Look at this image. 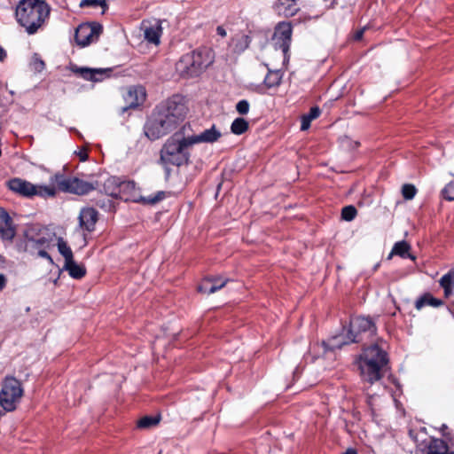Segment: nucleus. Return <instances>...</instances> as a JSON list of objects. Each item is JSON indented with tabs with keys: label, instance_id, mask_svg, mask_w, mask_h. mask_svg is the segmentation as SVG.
Returning a JSON list of instances; mask_svg holds the SVG:
<instances>
[{
	"label": "nucleus",
	"instance_id": "2f4dec72",
	"mask_svg": "<svg viewBox=\"0 0 454 454\" xmlns=\"http://www.w3.org/2000/svg\"><path fill=\"white\" fill-rule=\"evenodd\" d=\"M57 246L59 253L65 258V262H70L74 259L73 252L63 238H57Z\"/></svg>",
	"mask_w": 454,
	"mask_h": 454
},
{
	"label": "nucleus",
	"instance_id": "f8f14e48",
	"mask_svg": "<svg viewBox=\"0 0 454 454\" xmlns=\"http://www.w3.org/2000/svg\"><path fill=\"white\" fill-rule=\"evenodd\" d=\"M102 32V26L98 23H82L78 26L74 33L76 43L82 47L96 41Z\"/></svg>",
	"mask_w": 454,
	"mask_h": 454
},
{
	"label": "nucleus",
	"instance_id": "c03bdc74",
	"mask_svg": "<svg viewBox=\"0 0 454 454\" xmlns=\"http://www.w3.org/2000/svg\"><path fill=\"white\" fill-rule=\"evenodd\" d=\"M364 32V28L356 31L355 35H354L355 39L356 40H361L362 37H363Z\"/></svg>",
	"mask_w": 454,
	"mask_h": 454
},
{
	"label": "nucleus",
	"instance_id": "f3484780",
	"mask_svg": "<svg viewBox=\"0 0 454 454\" xmlns=\"http://www.w3.org/2000/svg\"><path fill=\"white\" fill-rule=\"evenodd\" d=\"M16 234V229L9 214L0 209V237L4 240L12 241Z\"/></svg>",
	"mask_w": 454,
	"mask_h": 454
},
{
	"label": "nucleus",
	"instance_id": "58836bf2",
	"mask_svg": "<svg viewBox=\"0 0 454 454\" xmlns=\"http://www.w3.org/2000/svg\"><path fill=\"white\" fill-rule=\"evenodd\" d=\"M443 196L447 200H454V180L450 181L442 191Z\"/></svg>",
	"mask_w": 454,
	"mask_h": 454
},
{
	"label": "nucleus",
	"instance_id": "423d86ee",
	"mask_svg": "<svg viewBox=\"0 0 454 454\" xmlns=\"http://www.w3.org/2000/svg\"><path fill=\"white\" fill-rule=\"evenodd\" d=\"M187 137H180L178 134L170 137L160 150V161L164 165L182 166L187 164L190 159Z\"/></svg>",
	"mask_w": 454,
	"mask_h": 454
},
{
	"label": "nucleus",
	"instance_id": "9d476101",
	"mask_svg": "<svg viewBox=\"0 0 454 454\" xmlns=\"http://www.w3.org/2000/svg\"><path fill=\"white\" fill-rule=\"evenodd\" d=\"M8 188L24 197L35 195L49 198L56 195V189L50 185H35L21 178H12L7 183Z\"/></svg>",
	"mask_w": 454,
	"mask_h": 454
},
{
	"label": "nucleus",
	"instance_id": "c85d7f7f",
	"mask_svg": "<svg viewBox=\"0 0 454 454\" xmlns=\"http://www.w3.org/2000/svg\"><path fill=\"white\" fill-rule=\"evenodd\" d=\"M155 112L159 115V117L162 119V121H164L165 124L167 125L170 131L175 129L177 127V125L184 120V118L173 117L172 114H167L156 108Z\"/></svg>",
	"mask_w": 454,
	"mask_h": 454
},
{
	"label": "nucleus",
	"instance_id": "4468645a",
	"mask_svg": "<svg viewBox=\"0 0 454 454\" xmlns=\"http://www.w3.org/2000/svg\"><path fill=\"white\" fill-rule=\"evenodd\" d=\"M156 109L167 114H172L173 117L184 118L185 116V106L179 96L175 95L159 105Z\"/></svg>",
	"mask_w": 454,
	"mask_h": 454
},
{
	"label": "nucleus",
	"instance_id": "7c9ffc66",
	"mask_svg": "<svg viewBox=\"0 0 454 454\" xmlns=\"http://www.w3.org/2000/svg\"><path fill=\"white\" fill-rule=\"evenodd\" d=\"M160 421V416H144L137 422V428L148 429L157 426Z\"/></svg>",
	"mask_w": 454,
	"mask_h": 454
},
{
	"label": "nucleus",
	"instance_id": "72a5a7b5",
	"mask_svg": "<svg viewBox=\"0 0 454 454\" xmlns=\"http://www.w3.org/2000/svg\"><path fill=\"white\" fill-rule=\"evenodd\" d=\"M80 7H92L97 8L100 7L102 9V13H105L108 9V4L106 0H82L80 3Z\"/></svg>",
	"mask_w": 454,
	"mask_h": 454
},
{
	"label": "nucleus",
	"instance_id": "49530a36",
	"mask_svg": "<svg viewBox=\"0 0 454 454\" xmlns=\"http://www.w3.org/2000/svg\"><path fill=\"white\" fill-rule=\"evenodd\" d=\"M448 429V427L447 425L445 424H442L440 427V431L442 432V435L446 436L447 434H446V430Z\"/></svg>",
	"mask_w": 454,
	"mask_h": 454
},
{
	"label": "nucleus",
	"instance_id": "37998d69",
	"mask_svg": "<svg viewBox=\"0 0 454 454\" xmlns=\"http://www.w3.org/2000/svg\"><path fill=\"white\" fill-rule=\"evenodd\" d=\"M79 157L82 161H84L88 159V153L86 150H82L79 153Z\"/></svg>",
	"mask_w": 454,
	"mask_h": 454
},
{
	"label": "nucleus",
	"instance_id": "1a4fd4ad",
	"mask_svg": "<svg viewBox=\"0 0 454 454\" xmlns=\"http://www.w3.org/2000/svg\"><path fill=\"white\" fill-rule=\"evenodd\" d=\"M23 388L20 380L12 376L4 378L0 391V405L6 411H12L20 402Z\"/></svg>",
	"mask_w": 454,
	"mask_h": 454
},
{
	"label": "nucleus",
	"instance_id": "473e14b6",
	"mask_svg": "<svg viewBox=\"0 0 454 454\" xmlns=\"http://www.w3.org/2000/svg\"><path fill=\"white\" fill-rule=\"evenodd\" d=\"M249 128L248 122L244 118H236L231 125V131L235 135L244 134Z\"/></svg>",
	"mask_w": 454,
	"mask_h": 454
},
{
	"label": "nucleus",
	"instance_id": "dca6fc26",
	"mask_svg": "<svg viewBox=\"0 0 454 454\" xmlns=\"http://www.w3.org/2000/svg\"><path fill=\"white\" fill-rule=\"evenodd\" d=\"M98 211L93 207L82 208L79 215V227L88 232L93 231L98 221Z\"/></svg>",
	"mask_w": 454,
	"mask_h": 454
},
{
	"label": "nucleus",
	"instance_id": "f704fd0d",
	"mask_svg": "<svg viewBox=\"0 0 454 454\" xmlns=\"http://www.w3.org/2000/svg\"><path fill=\"white\" fill-rule=\"evenodd\" d=\"M439 283L443 288L445 294L448 295L450 293L452 285L454 284V272L450 271L447 274H444L441 278Z\"/></svg>",
	"mask_w": 454,
	"mask_h": 454
},
{
	"label": "nucleus",
	"instance_id": "b1692460",
	"mask_svg": "<svg viewBox=\"0 0 454 454\" xmlns=\"http://www.w3.org/2000/svg\"><path fill=\"white\" fill-rule=\"evenodd\" d=\"M447 443L441 439H432L427 451L424 450H418L414 454H444L448 451Z\"/></svg>",
	"mask_w": 454,
	"mask_h": 454
},
{
	"label": "nucleus",
	"instance_id": "393cba45",
	"mask_svg": "<svg viewBox=\"0 0 454 454\" xmlns=\"http://www.w3.org/2000/svg\"><path fill=\"white\" fill-rule=\"evenodd\" d=\"M410 250H411V246L409 243H407L404 240L398 241V242L395 243V245L391 250V253L389 254V258L395 254V255H398L403 259L409 258L412 261H415L416 257L414 255H412L411 254H410Z\"/></svg>",
	"mask_w": 454,
	"mask_h": 454
},
{
	"label": "nucleus",
	"instance_id": "f03ea898",
	"mask_svg": "<svg viewBox=\"0 0 454 454\" xmlns=\"http://www.w3.org/2000/svg\"><path fill=\"white\" fill-rule=\"evenodd\" d=\"M343 331L342 334L333 336L315 347L322 348L323 355H325L328 351L340 349L344 345L372 340L377 333V327L370 317L357 316L350 319L348 327Z\"/></svg>",
	"mask_w": 454,
	"mask_h": 454
},
{
	"label": "nucleus",
	"instance_id": "bb28decb",
	"mask_svg": "<svg viewBox=\"0 0 454 454\" xmlns=\"http://www.w3.org/2000/svg\"><path fill=\"white\" fill-rule=\"evenodd\" d=\"M283 73L280 70L269 69L267 75L264 78V85L268 89L278 87L281 83Z\"/></svg>",
	"mask_w": 454,
	"mask_h": 454
},
{
	"label": "nucleus",
	"instance_id": "cd10ccee",
	"mask_svg": "<svg viewBox=\"0 0 454 454\" xmlns=\"http://www.w3.org/2000/svg\"><path fill=\"white\" fill-rule=\"evenodd\" d=\"M321 114V110L318 106H313L310 108L309 112L301 116V130H307L310 127V123L313 120L319 117Z\"/></svg>",
	"mask_w": 454,
	"mask_h": 454
},
{
	"label": "nucleus",
	"instance_id": "6e6552de",
	"mask_svg": "<svg viewBox=\"0 0 454 454\" xmlns=\"http://www.w3.org/2000/svg\"><path fill=\"white\" fill-rule=\"evenodd\" d=\"M104 188L109 196L124 201L141 202L143 198L138 194L134 181H120L119 178L113 176L106 181Z\"/></svg>",
	"mask_w": 454,
	"mask_h": 454
},
{
	"label": "nucleus",
	"instance_id": "39448f33",
	"mask_svg": "<svg viewBox=\"0 0 454 454\" xmlns=\"http://www.w3.org/2000/svg\"><path fill=\"white\" fill-rule=\"evenodd\" d=\"M214 61L213 52L209 48L200 47L186 53L176 64V72L184 78L197 77Z\"/></svg>",
	"mask_w": 454,
	"mask_h": 454
},
{
	"label": "nucleus",
	"instance_id": "a18cd8bd",
	"mask_svg": "<svg viewBox=\"0 0 454 454\" xmlns=\"http://www.w3.org/2000/svg\"><path fill=\"white\" fill-rule=\"evenodd\" d=\"M6 58L5 51L0 46V61H3Z\"/></svg>",
	"mask_w": 454,
	"mask_h": 454
},
{
	"label": "nucleus",
	"instance_id": "e433bc0d",
	"mask_svg": "<svg viewBox=\"0 0 454 454\" xmlns=\"http://www.w3.org/2000/svg\"><path fill=\"white\" fill-rule=\"evenodd\" d=\"M357 210L356 208L352 206H346L341 210V218L345 221H352L356 216Z\"/></svg>",
	"mask_w": 454,
	"mask_h": 454
},
{
	"label": "nucleus",
	"instance_id": "0eeeda50",
	"mask_svg": "<svg viewBox=\"0 0 454 454\" xmlns=\"http://www.w3.org/2000/svg\"><path fill=\"white\" fill-rule=\"evenodd\" d=\"M51 186L55 187L56 192H63L76 195H85L96 189L94 184L78 177H69L62 173H56L50 178Z\"/></svg>",
	"mask_w": 454,
	"mask_h": 454
},
{
	"label": "nucleus",
	"instance_id": "ea45409f",
	"mask_svg": "<svg viewBox=\"0 0 454 454\" xmlns=\"http://www.w3.org/2000/svg\"><path fill=\"white\" fill-rule=\"evenodd\" d=\"M249 102L246 99L239 100L236 105V110L241 115L247 114L249 112Z\"/></svg>",
	"mask_w": 454,
	"mask_h": 454
},
{
	"label": "nucleus",
	"instance_id": "603ef678",
	"mask_svg": "<svg viewBox=\"0 0 454 454\" xmlns=\"http://www.w3.org/2000/svg\"><path fill=\"white\" fill-rule=\"evenodd\" d=\"M450 454H454V451H451Z\"/></svg>",
	"mask_w": 454,
	"mask_h": 454
},
{
	"label": "nucleus",
	"instance_id": "c9c22d12",
	"mask_svg": "<svg viewBox=\"0 0 454 454\" xmlns=\"http://www.w3.org/2000/svg\"><path fill=\"white\" fill-rule=\"evenodd\" d=\"M168 196V192L164 191H159L153 195H149L147 197L141 198V202L144 204L148 205H154L164 199H166Z\"/></svg>",
	"mask_w": 454,
	"mask_h": 454
},
{
	"label": "nucleus",
	"instance_id": "4c0bfd02",
	"mask_svg": "<svg viewBox=\"0 0 454 454\" xmlns=\"http://www.w3.org/2000/svg\"><path fill=\"white\" fill-rule=\"evenodd\" d=\"M417 193V189L413 184H406L402 187V195L405 200H412Z\"/></svg>",
	"mask_w": 454,
	"mask_h": 454
},
{
	"label": "nucleus",
	"instance_id": "3c124183",
	"mask_svg": "<svg viewBox=\"0 0 454 454\" xmlns=\"http://www.w3.org/2000/svg\"><path fill=\"white\" fill-rule=\"evenodd\" d=\"M444 454H450V453H448V451H447V452H445Z\"/></svg>",
	"mask_w": 454,
	"mask_h": 454
},
{
	"label": "nucleus",
	"instance_id": "a878e982",
	"mask_svg": "<svg viewBox=\"0 0 454 454\" xmlns=\"http://www.w3.org/2000/svg\"><path fill=\"white\" fill-rule=\"evenodd\" d=\"M64 270L68 271L70 277L75 279L82 278L86 274V269L84 266L77 264L74 259L70 262H65Z\"/></svg>",
	"mask_w": 454,
	"mask_h": 454
},
{
	"label": "nucleus",
	"instance_id": "ddd939ff",
	"mask_svg": "<svg viewBox=\"0 0 454 454\" xmlns=\"http://www.w3.org/2000/svg\"><path fill=\"white\" fill-rule=\"evenodd\" d=\"M145 134L150 140H156L171 132L164 121L154 111L151 118L146 121Z\"/></svg>",
	"mask_w": 454,
	"mask_h": 454
},
{
	"label": "nucleus",
	"instance_id": "de8ad7c7",
	"mask_svg": "<svg viewBox=\"0 0 454 454\" xmlns=\"http://www.w3.org/2000/svg\"><path fill=\"white\" fill-rule=\"evenodd\" d=\"M36 68L43 69L44 67V62L41 59L35 62Z\"/></svg>",
	"mask_w": 454,
	"mask_h": 454
},
{
	"label": "nucleus",
	"instance_id": "79ce46f5",
	"mask_svg": "<svg viewBox=\"0 0 454 454\" xmlns=\"http://www.w3.org/2000/svg\"><path fill=\"white\" fill-rule=\"evenodd\" d=\"M216 33L218 35H220L222 37H225L227 35V32H226L225 28L222 26H218L216 27Z\"/></svg>",
	"mask_w": 454,
	"mask_h": 454
},
{
	"label": "nucleus",
	"instance_id": "aec40b11",
	"mask_svg": "<svg viewBox=\"0 0 454 454\" xmlns=\"http://www.w3.org/2000/svg\"><path fill=\"white\" fill-rule=\"evenodd\" d=\"M145 38L147 42L158 45L160 42L162 34L161 24L160 20H154L153 23L143 22Z\"/></svg>",
	"mask_w": 454,
	"mask_h": 454
},
{
	"label": "nucleus",
	"instance_id": "20e7f679",
	"mask_svg": "<svg viewBox=\"0 0 454 454\" xmlns=\"http://www.w3.org/2000/svg\"><path fill=\"white\" fill-rule=\"evenodd\" d=\"M382 340L364 348L359 357V369L364 380L372 384L381 379L382 369L388 362Z\"/></svg>",
	"mask_w": 454,
	"mask_h": 454
},
{
	"label": "nucleus",
	"instance_id": "a19ab883",
	"mask_svg": "<svg viewBox=\"0 0 454 454\" xmlns=\"http://www.w3.org/2000/svg\"><path fill=\"white\" fill-rule=\"evenodd\" d=\"M7 279L6 277L0 273V291H2L6 286Z\"/></svg>",
	"mask_w": 454,
	"mask_h": 454
},
{
	"label": "nucleus",
	"instance_id": "2eb2a0df",
	"mask_svg": "<svg viewBox=\"0 0 454 454\" xmlns=\"http://www.w3.org/2000/svg\"><path fill=\"white\" fill-rule=\"evenodd\" d=\"M221 136L220 130L216 129L215 125H212L209 129L203 130L198 135L187 137V142L192 145V146L196 144H213L216 142Z\"/></svg>",
	"mask_w": 454,
	"mask_h": 454
},
{
	"label": "nucleus",
	"instance_id": "7ed1b4c3",
	"mask_svg": "<svg viewBox=\"0 0 454 454\" xmlns=\"http://www.w3.org/2000/svg\"><path fill=\"white\" fill-rule=\"evenodd\" d=\"M50 6L43 0H20L16 7L18 23L28 35L35 34L49 18Z\"/></svg>",
	"mask_w": 454,
	"mask_h": 454
},
{
	"label": "nucleus",
	"instance_id": "412c9836",
	"mask_svg": "<svg viewBox=\"0 0 454 454\" xmlns=\"http://www.w3.org/2000/svg\"><path fill=\"white\" fill-rule=\"evenodd\" d=\"M83 79L92 82H100L108 75L111 69L79 67L75 70Z\"/></svg>",
	"mask_w": 454,
	"mask_h": 454
},
{
	"label": "nucleus",
	"instance_id": "09e8293b",
	"mask_svg": "<svg viewBox=\"0 0 454 454\" xmlns=\"http://www.w3.org/2000/svg\"><path fill=\"white\" fill-rule=\"evenodd\" d=\"M343 454H357V451L355 449L349 448Z\"/></svg>",
	"mask_w": 454,
	"mask_h": 454
},
{
	"label": "nucleus",
	"instance_id": "9b49d317",
	"mask_svg": "<svg viewBox=\"0 0 454 454\" xmlns=\"http://www.w3.org/2000/svg\"><path fill=\"white\" fill-rule=\"evenodd\" d=\"M274 45L279 51L285 65L290 59V45L292 41V26L289 22H281L276 27L274 33Z\"/></svg>",
	"mask_w": 454,
	"mask_h": 454
},
{
	"label": "nucleus",
	"instance_id": "4be33fe9",
	"mask_svg": "<svg viewBox=\"0 0 454 454\" xmlns=\"http://www.w3.org/2000/svg\"><path fill=\"white\" fill-rule=\"evenodd\" d=\"M275 11L285 17L294 16L297 11L296 0H278L274 4Z\"/></svg>",
	"mask_w": 454,
	"mask_h": 454
},
{
	"label": "nucleus",
	"instance_id": "6ab92c4d",
	"mask_svg": "<svg viewBox=\"0 0 454 454\" xmlns=\"http://www.w3.org/2000/svg\"><path fill=\"white\" fill-rule=\"evenodd\" d=\"M251 43V36L245 32H238L231 36L228 47L235 54L244 52Z\"/></svg>",
	"mask_w": 454,
	"mask_h": 454
},
{
	"label": "nucleus",
	"instance_id": "8fccbe9b",
	"mask_svg": "<svg viewBox=\"0 0 454 454\" xmlns=\"http://www.w3.org/2000/svg\"><path fill=\"white\" fill-rule=\"evenodd\" d=\"M218 278H220V281H215V285H219L222 281H223L221 277H218ZM224 281L227 282V279H225Z\"/></svg>",
	"mask_w": 454,
	"mask_h": 454
},
{
	"label": "nucleus",
	"instance_id": "5701e85b",
	"mask_svg": "<svg viewBox=\"0 0 454 454\" xmlns=\"http://www.w3.org/2000/svg\"><path fill=\"white\" fill-rule=\"evenodd\" d=\"M215 281H220V278L215 277L205 278L198 286V291L200 293L210 294L220 290L226 285V281H222L219 285H215Z\"/></svg>",
	"mask_w": 454,
	"mask_h": 454
},
{
	"label": "nucleus",
	"instance_id": "f257e3e1",
	"mask_svg": "<svg viewBox=\"0 0 454 454\" xmlns=\"http://www.w3.org/2000/svg\"><path fill=\"white\" fill-rule=\"evenodd\" d=\"M56 233L46 226L35 223L27 225L21 238L15 242L19 253H27L34 257H40L53 264V259L48 251L54 247Z\"/></svg>",
	"mask_w": 454,
	"mask_h": 454
},
{
	"label": "nucleus",
	"instance_id": "a211bd4d",
	"mask_svg": "<svg viewBox=\"0 0 454 454\" xmlns=\"http://www.w3.org/2000/svg\"><path fill=\"white\" fill-rule=\"evenodd\" d=\"M145 90L143 86H130L124 95L127 107L135 108L140 106L145 100Z\"/></svg>",
	"mask_w": 454,
	"mask_h": 454
},
{
	"label": "nucleus",
	"instance_id": "c756f323",
	"mask_svg": "<svg viewBox=\"0 0 454 454\" xmlns=\"http://www.w3.org/2000/svg\"><path fill=\"white\" fill-rule=\"evenodd\" d=\"M442 303V301L441 300L434 298L430 294H425L416 301L415 308L417 309H421L426 305L439 307Z\"/></svg>",
	"mask_w": 454,
	"mask_h": 454
}]
</instances>
